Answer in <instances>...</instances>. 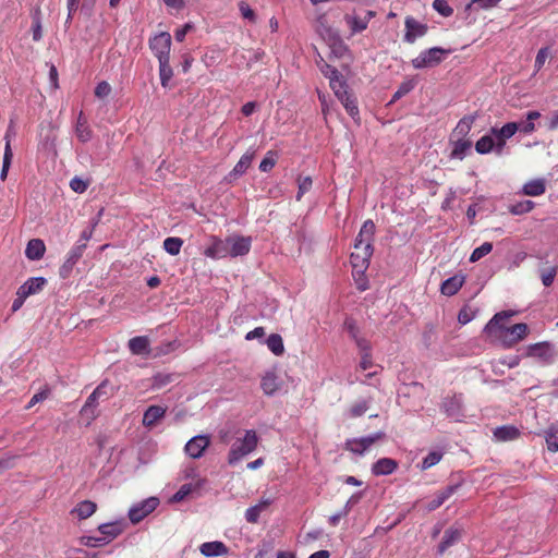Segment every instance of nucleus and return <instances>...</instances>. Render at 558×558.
Segmentation results:
<instances>
[{
    "label": "nucleus",
    "mask_w": 558,
    "mask_h": 558,
    "mask_svg": "<svg viewBox=\"0 0 558 558\" xmlns=\"http://www.w3.org/2000/svg\"><path fill=\"white\" fill-rule=\"evenodd\" d=\"M398 463L390 458L379 459L372 468L375 475H389L396 471Z\"/></svg>",
    "instance_id": "c85d7f7f"
},
{
    "label": "nucleus",
    "mask_w": 558,
    "mask_h": 558,
    "mask_svg": "<svg viewBox=\"0 0 558 558\" xmlns=\"http://www.w3.org/2000/svg\"><path fill=\"white\" fill-rule=\"evenodd\" d=\"M368 409L367 401H361L350 407L349 416L352 418L362 416Z\"/></svg>",
    "instance_id": "bf43d9fd"
},
{
    "label": "nucleus",
    "mask_w": 558,
    "mask_h": 558,
    "mask_svg": "<svg viewBox=\"0 0 558 558\" xmlns=\"http://www.w3.org/2000/svg\"><path fill=\"white\" fill-rule=\"evenodd\" d=\"M376 16V12L372 10H353L351 13L344 15V22L350 29V35L364 32L372 19Z\"/></svg>",
    "instance_id": "20e7f679"
},
{
    "label": "nucleus",
    "mask_w": 558,
    "mask_h": 558,
    "mask_svg": "<svg viewBox=\"0 0 558 558\" xmlns=\"http://www.w3.org/2000/svg\"><path fill=\"white\" fill-rule=\"evenodd\" d=\"M339 101L343 105L344 109L354 121L360 120L357 101L351 92L348 93L343 98H339Z\"/></svg>",
    "instance_id": "c9c22d12"
},
{
    "label": "nucleus",
    "mask_w": 558,
    "mask_h": 558,
    "mask_svg": "<svg viewBox=\"0 0 558 558\" xmlns=\"http://www.w3.org/2000/svg\"><path fill=\"white\" fill-rule=\"evenodd\" d=\"M228 255L233 257L245 255L250 252L251 241L248 238L238 236L227 240Z\"/></svg>",
    "instance_id": "ddd939ff"
},
{
    "label": "nucleus",
    "mask_w": 558,
    "mask_h": 558,
    "mask_svg": "<svg viewBox=\"0 0 558 558\" xmlns=\"http://www.w3.org/2000/svg\"><path fill=\"white\" fill-rule=\"evenodd\" d=\"M199 551L205 557H219L229 553V548L220 541L206 542L199 546Z\"/></svg>",
    "instance_id": "dca6fc26"
},
{
    "label": "nucleus",
    "mask_w": 558,
    "mask_h": 558,
    "mask_svg": "<svg viewBox=\"0 0 558 558\" xmlns=\"http://www.w3.org/2000/svg\"><path fill=\"white\" fill-rule=\"evenodd\" d=\"M298 184H299V191H298L296 199L300 201L301 197L312 189L313 181H312L311 177H304V178L300 177L298 179Z\"/></svg>",
    "instance_id": "4d7b16f0"
},
{
    "label": "nucleus",
    "mask_w": 558,
    "mask_h": 558,
    "mask_svg": "<svg viewBox=\"0 0 558 558\" xmlns=\"http://www.w3.org/2000/svg\"><path fill=\"white\" fill-rule=\"evenodd\" d=\"M535 203L532 201H521L508 206V210L512 215H523L533 210Z\"/></svg>",
    "instance_id": "37998d69"
},
{
    "label": "nucleus",
    "mask_w": 558,
    "mask_h": 558,
    "mask_svg": "<svg viewBox=\"0 0 558 558\" xmlns=\"http://www.w3.org/2000/svg\"><path fill=\"white\" fill-rule=\"evenodd\" d=\"M493 250V244L490 242H484L481 246L476 247L471 256H470V262L474 263V262H477L480 260L482 257L486 256L487 254H489Z\"/></svg>",
    "instance_id": "3c124183"
},
{
    "label": "nucleus",
    "mask_w": 558,
    "mask_h": 558,
    "mask_svg": "<svg viewBox=\"0 0 558 558\" xmlns=\"http://www.w3.org/2000/svg\"><path fill=\"white\" fill-rule=\"evenodd\" d=\"M545 440L548 451L558 452V427L555 425L549 426L545 430Z\"/></svg>",
    "instance_id": "79ce46f5"
},
{
    "label": "nucleus",
    "mask_w": 558,
    "mask_h": 558,
    "mask_svg": "<svg viewBox=\"0 0 558 558\" xmlns=\"http://www.w3.org/2000/svg\"><path fill=\"white\" fill-rule=\"evenodd\" d=\"M239 10L243 19L250 21L251 23L256 22V14L246 2L241 1L239 3Z\"/></svg>",
    "instance_id": "0e129e2a"
},
{
    "label": "nucleus",
    "mask_w": 558,
    "mask_h": 558,
    "mask_svg": "<svg viewBox=\"0 0 558 558\" xmlns=\"http://www.w3.org/2000/svg\"><path fill=\"white\" fill-rule=\"evenodd\" d=\"M433 7L440 15L445 17H448L453 13V9L448 4L447 0H434Z\"/></svg>",
    "instance_id": "5fc2aeb1"
},
{
    "label": "nucleus",
    "mask_w": 558,
    "mask_h": 558,
    "mask_svg": "<svg viewBox=\"0 0 558 558\" xmlns=\"http://www.w3.org/2000/svg\"><path fill=\"white\" fill-rule=\"evenodd\" d=\"M97 510L96 502L92 500H83L78 502L75 508L71 511L72 514H76L80 520H85L92 517Z\"/></svg>",
    "instance_id": "c756f323"
},
{
    "label": "nucleus",
    "mask_w": 558,
    "mask_h": 558,
    "mask_svg": "<svg viewBox=\"0 0 558 558\" xmlns=\"http://www.w3.org/2000/svg\"><path fill=\"white\" fill-rule=\"evenodd\" d=\"M182 245L183 240L177 236H170L163 241L165 251L173 256L180 253Z\"/></svg>",
    "instance_id": "49530a36"
},
{
    "label": "nucleus",
    "mask_w": 558,
    "mask_h": 558,
    "mask_svg": "<svg viewBox=\"0 0 558 558\" xmlns=\"http://www.w3.org/2000/svg\"><path fill=\"white\" fill-rule=\"evenodd\" d=\"M541 117L538 111H529L526 114V122L519 124V131L524 134H530L534 132L535 124L534 120H537Z\"/></svg>",
    "instance_id": "09e8293b"
},
{
    "label": "nucleus",
    "mask_w": 558,
    "mask_h": 558,
    "mask_svg": "<svg viewBox=\"0 0 558 558\" xmlns=\"http://www.w3.org/2000/svg\"><path fill=\"white\" fill-rule=\"evenodd\" d=\"M315 29L324 40L338 33V31L332 27L327 13H322L317 16Z\"/></svg>",
    "instance_id": "412c9836"
},
{
    "label": "nucleus",
    "mask_w": 558,
    "mask_h": 558,
    "mask_svg": "<svg viewBox=\"0 0 558 558\" xmlns=\"http://www.w3.org/2000/svg\"><path fill=\"white\" fill-rule=\"evenodd\" d=\"M255 151L247 150L236 162L232 171L229 173L230 177H240L243 175L247 169L251 167V163L254 159Z\"/></svg>",
    "instance_id": "2f4dec72"
},
{
    "label": "nucleus",
    "mask_w": 558,
    "mask_h": 558,
    "mask_svg": "<svg viewBox=\"0 0 558 558\" xmlns=\"http://www.w3.org/2000/svg\"><path fill=\"white\" fill-rule=\"evenodd\" d=\"M551 56V51L549 47H543L538 50L536 58H535V71L538 72L543 65L545 64L546 60Z\"/></svg>",
    "instance_id": "864d4df0"
},
{
    "label": "nucleus",
    "mask_w": 558,
    "mask_h": 558,
    "mask_svg": "<svg viewBox=\"0 0 558 558\" xmlns=\"http://www.w3.org/2000/svg\"><path fill=\"white\" fill-rule=\"evenodd\" d=\"M46 282H47L46 279L43 277L29 278L26 282H24L19 288L16 295H22V296H27V298L29 295H34L44 289Z\"/></svg>",
    "instance_id": "2eb2a0df"
},
{
    "label": "nucleus",
    "mask_w": 558,
    "mask_h": 558,
    "mask_svg": "<svg viewBox=\"0 0 558 558\" xmlns=\"http://www.w3.org/2000/svg\"><path fill=\"white\" fill-rule=\"evenodd\" d=\"M267 347L275 355H282L284 352L283 340L280 335L271 333L267 339Z\"/></svg>",
    "instance_id": "c03bdc74"
},
{
    "label": "nucleus",
    "mask_w": 558,
    "mask_h": 558,
    "mask_svg": "<svg viewBox=\"0 0 558 558\" xmlns=\"http://www.w3.org/2000/svg\"><path fill=\"white\" fill-rule=\"evenodd\" d=\"M258 436L254 429L245 430L243 438H238L228 454V463L230 465L235 464L242 458L253 452L258 445Z\"/></svg>",
    "instance_id": "f03ea898"
},
{
    "label": "nucleus",
    "mask_w": 558,
    "mask_h": 558,
    "mask_svg": "<svg viewBox=\"0 0 558 558\" xmlns=\"http://www.w3.org/2000/svg\"><path fill=\"white\" fill-rule=\"evenodd\" d=\"M166 414V408L161 405H150L143 415V425L153 427Z\"/></svg>",
    "instance_id": "393cba45"
},
{
    "label": "nucleus",
    "mask_w": 558,
    "mask_h": 558,
    "mask_svg": "<svg viewBox=\"0 0 558 558\" xmlns=\"http://www.w3.org/2000/svg\"><path fill=\"white\" fill-rule=\"evenodd\" d=\"M512 316V312L502 311L496 313L485 325L483 332L492 343L501 342L506 330L509 326L506 325V320Z\"/></svg>",
    "instance_id": "7ed1b4c3"
},
{
    "label": "nucleus",
    "mask_w": 558,
    "mask_h": 558,
    "mask_svg": "<svg viewBox=\"0 0 558 558\" xmlns=\"http://www.w3.org/2000/svg\"><path fill=\"white\" fill-rule=\"evenodd\" d=\"M85 247V244L76 245L68 253L66 260L60 268V276L62 278H66L70 275L73 266L82 257Z\"/></svg>",
    "instance_id": "4468645a"
},
{
    "label": "nucleus",
    "mask_w": 558,
    "mask_h": 558,
    "mask_svg": "<svg viewBox=\"0 0 558 558\" xmlns=\"http://www.w3.org/2000/svg\"><path fill=\"white\" fill-rule=\"evenodd\" d=\"M457 485H449L436 493L435 497L426 505L427 511L438 509L447 499H449L457 489Z\"/></svg>",
    "instance_id": "5701e85b"
},
{
    "label": "nucleus",
    "mask_w": 558,
    "mask_h": 558,
    "mask_svg": "<svg viewBox=\"0 0 558 558\" xmlns=\"http://www.w3.org/2000/svg\"><path fill=\"white\" fill-rule=\"evenodd\" d=\"M205 256L210 258H222L228 255V246L222 240L213 236L211 244L204 251Z\"/></svg>",
    "instance_id": "b1692460"
},
{
    "label": "nucleus",
    "mask_w": 558,
    "mask_h": 558,
    "mask_svg": "<svg viewBox=\"0 0 558 558\" xmlns=\"http://www.w3.org/2000/svg\"><path fill=\"white\" fill-rule=\"evenodd\" d=\"M270 505L269 500H263L259 504L250 507L245 511V519L250 523H256L259 519L262 511H264Z\"/></svg>",
    "instance_id": "a19ab883"
},
{
    "label": "nucleus",
    "mask_w": 558,
    "mask_h": 558,
    "mask_svg": "<svg viewBox=\"0 0 558 558\" xmlns=\"http://www.w3.org/2000/svg\"><path fill=\"white\" fill-rule=\"evenodd\" d=\"M93 392L100 401H106L113 396V387L108 380H104Z\"/></svg>",
    "instance_id": "a18cd8bd"
},
{
    "label": "nucleus",
    "mask_w": 558,
    "mask_h": 558,
    "mask_svg": "<svg viewBox=\"0 0 558 558\" xmlns=\"http://www.w3.org/2000/svg\"><path fill=\"white\" fill-rule=\"evenodd\" d=\"M159 62V77L162 87H168L169 82L173 76V71L170 65V59L158 60Z\"/></svg>",
    "instance_id": "ea45409f"
},
{
    "label": "nucleus",
    "mask_w": 558,
    "mask_h": 558,
    "mask_svg": "<svg viewBox=\"0 0 558 558\" xmlns=\"http://www.w3.org/2000/svg\"><path fill=\"white\" fill-rule=\"evenodd\" d=\"M99 399L96 397L94 392H92L87 400L85 401V404L81 409V415L86 417L88 423L94 421L97 417L96 409L99 404Z\"/></svg>",
    "instance_id": "7c9ffc66"
},
{
    "label": "nucleus",
    "mask_w": 558,
    "mask_h": 558,
    "mask_svg": "<svg viewBox=\"0 0 558 558\" xmlns=\"http://www.w3.org/2000/svg\"><path fill=\"white\" fill-rule=\"evenodd\" d=\"M209 445L210 437L208 435H197L186 442L185 452L191 458L198 459Z\"/></svg>",
    "instance_id": "9d476101"
},
{
    "label": "nucleus",
    "mask_w": 558,
    "mask_h": 558,
    "mask_svg": "<svg viewBox=\"0 0 558 558\" xmlns=\"http://www.w3.org/2000/svg\"><path fill=\"white\" fill-rule=\"evenodd\" d=\"M383 438H385V433L377 432L373 435L362 437L359 439L362 444V447L364 448V451H366L371 446H373L376 441L381 440Z\"/></svg>",
    "instance_id": "052dcab7"
},
{
    "label": "nucleus",
    "mask_w": 558,
    "mask_h": 558,
    "mask_svg": "<svg viewBox=\"0 0 558 558\" xmlns=\"http://www.w3.org/2000/svg\"><path fill=\"white\" fill-rule=\"evenodd\" d=\"M126 524L123 521L104 523L98 526L104 543L109 544L125 530Z\"/></svg>",
    "instance_id": "f8f14e48"
},
{
    "label": "nucleus",
    "mask_w": 558,
    "mask_h": 558,
    "mask_svg": "<svg viewBox=\"0 0 558 558\" xmlns=\"http://www.w3.org/2000/svg\"><path fill=\"white\" fill-rule=\"evenodd\" d=\"M46 252V246L43 240L32 239L26 246L25 255L31 260H38L43 258Z\"/></svg>",
    "instance_id": "bb28decb"
},
{
    "label": "nucleus",
    "mask_w": 558,
    "mask_h": 558,
    "mask_svg": "<svg viewBox=\"0 0 558 558\" xmlns=\"http://www.w3.org/2000/svg\"><path fill=\"white\" fill-rule=\"evenodd\" d=\"M529 326L525 323H518L506 330V333L500 342L501 347L505 349H510L514 347L520 341L524 340L529 335Z\"/></svg>",
    "instance_id": "6e6552de"
},
{
    "label": "nucleus",
    "mask_w": 558,
    "mask_h": 558,
    "mask_svg": "<svg viewBox=\"0 0 558 558\" xmlns=\"http://www.w3.org/2000/svg\"><path fill=\"white\" fill-rule=\"evenodd\" d=\"M493 149L496 150V143L493 134H486L475 143V150L478 154L485 155L490 153Z\"/></svg>",
    "instance_id": "58836bf2"
},
{
    "label": "nucleus",
    "mask_w": 558,
    "mask_h": 558,
    "mask_svg": "<svg viewBox=\"0 0 558 558\" xmlns=\"http://www.w3.org/2000/svg\"><path fill=\"white\" fill-rule=\"evenodd\" d=\"M110 93H111V86L106 81H101L100 83H98L95 88V96L100 99L108 97L110 95Z\"/></svg>",
    "instance_id": "774afa93"
},
{
    "label": "nucleus",
    "mask_w": 558,
    "mask_h": 558,
    "mask_svg": "<svg viewBox=\"0 0 558 558\" xmlns=\"http://www.w3.org/2000/svg\"><path fill=\"white\" fill-rule=\"evenodd\" d=\"M557 275V268L555 266H550L541 271V279L545 287H550L555 280Z\"/></svg>",
    "instance_id": "6e6d98bb"
},
{
    "label": "nucleus",
    "mask_w": 558,
    "mask_h": 558,
    "mask_svg": "<svg viewBox=\"0 0 558 558\" xmlns=\"http://www.w3.org/2000/svg\"><path fill=\"white\" fill-rule=\"evenodd\" d=\"M129 349L133 354L143 355L149 353V340L145 336H137L129 340Z\"/></svg>",
    "instance_id": "473e14b6"
},
{
    "label": "nucleus",
    "mask_w": 558,
    "mask_h": 558,
    "mask_svg": "<svg viewBox=\"0 0 558 558\" xmlns=\"http://www.w3.org/2000/svg\"><path fill=\"white\" fill-rule=\"evenodd\" d=\"M205 480L198 478L195 483L183 484L179 490L171 497V501L180 502L184 500L193 492L201 489L204 485Z\"/></svg>",
    "instance_id": "cd10ccee"
},
{
    "label": "nucleus",
    "mask_w": 558,
    "mask_h": 558,
    "mask_svg": "<svg viewBox=\"0 0 558 558\" xmlns=\"http://www.w3.org/2000/svg\"><path fill=\"white\" fill-rule=\"evenodd\" d=\"M442 458V453L439 451L429 452L422 461L421 469L428 470L432 466L436 465Z\"/></svg>",
    "instance_id": "603ef678"
},
{
    "label": "nucleus",
    "mask_w": 558,
    "mask_h": 558,
    "mask_svg": "<svg viewBox=\"0 0 558 558\" xmlns=\"http://www.w3.org/2000/svg\"><path fill=\"white\" fill-rule=\"evenodd\" d=\"M12 158H13V153L11 149V145H10V142L7 141L5 148H4V155H3L2 169H1V173H0V179L2 181H4L7 179Z\"/></svg>",
    "instance_id": "8fccbe9b"
},
{
    "label": "nucleus",
    "mask_w": 558,
    "mask_h": 558,
    "mask_svg": "<svg viewBox=\"0 0 558 558\" xmlns=\"http://www.w3.org/2000/svg\"><path fill=\"white\" fill-rule=\"evenodd\" d=\"M475 116H464L462 119L459 120L456 128L452 130L450 138H468V135L470 134L472 126L475 122Z\"/></svg>",
    "instance_id": "f3484780"
},
{
    "label": "nucleus",
    "mask_w": 558,
    "mask_h": 558,
    "mask_svg": "<svg viewBox=\"0 0 558 558\" xmlns=\"http://www.w3.org/2000/svg\"><path fill=\"white\" fill-rule=\"evenodd\" d=\"M260 388L267 396H272L279 389L278 377L274 372L266 373L260 381Z\"/></svg>",
    "instance_id": "f704fd0d"
},
{
    "label": "nucleus",
    "mask_w": 558,
    "mask_h": 558,
    "mask_svg": "<svg viewBox=\"0 0 558 558\" xmlns=\"http://www.w3.org/2000/svg\"><path fill=\"white\" fill-rule=\"evenodd\" d=\"M546 191V184L544 179H535L526 182L523 185L522 193L527 196H539Z\"/></svg>",
    "instance_id": "72a5a7b5"
},
{
    "label": "nucleus",
    "mask_w": 558,
    "mask_h": 558,
    "mask_svg": "<svg viewBox=\"0 0 558 558\" xmlns=\"http://www.w3.org/2000/svg\"><path fill=\"white\" fill-rule=\"evenodd\" d=\"M519 131V123L517 122H509L506 123L500 129L493 128L490 130L492 134L494 135V140L496 143V153L501 154L504 150V147L506 145V141L510 137H512L517 132Z\"/></svg>",
    "instance_id": "1a4fd4ad"
},
{
    "label": "nucleus",
    "mask_w": 558,
    "mask_h": 558,
    "mask_svg": "<svg viewBox=\"0 0 558 558\" xmlns=\"http://www.w3.org/2000/svg\"><path fill=\"white\" fill-rule=\"evenodd\" d=\"M449 141L452 146L450 158L458 160L464 159L472 147V142L469 138H450Z\"/></svg>",
    "instance_id": "a211bd4d"
},
{
    "label": "nucleus",
    "mask_w": 558,
    "mask_h": 558,
    "mask_svg": "<svg viewBox=\"0 0 558 558\" xmlns=\"http://www.w3.org/2000/svg\"><path fill=\"white\" fill-rule=\"evenodd\" d=\"M50 395V388L45 386L39 392L35 393L29 400L26 409L33 408L35 404L46 400Z\"/></svg>",
    "instance_id": "e2e57ef3"
},
{
    "label": "nucleus",
    "mask_w": 558,
    "mask_h": 558,
    "mask_svg": "<svg viewBox=\"0 0 558 558\" xmlns=\"http://www.w3.org/2000/svg\"><path fill=\"white\" fill-rule=\"evenodd\" d=\"M405 34L404 41L409 44L415 43L418 37H423L427 33V25L417 22L414 17L408 16L404 22Z\"/></svg>",
    "instance_id": "9b49d317"
},
{
    "label": "nucleus",
    "mask_w": 558,
    "mask_h": 558,
    "mask_svg": "<svg viewBox=\"0 0 558 558\" xmlns=\"http://www.w3.org/2000/svg\"><path fill=\"white\" fill-rule=\"evenodd\" d=\"M376 226L373 220L367 219L362 225V228L354 242V251L351 253L350 260L353 270L356 272H364L373 255V242Z\"/></svg>",
    "instance_id": "f257e3e1"
},
{
    "label": "nucleus",
    "mask_w": 558,
    "mask_h": 558,
    "mask_svg": "<svg viewBox=\"0 0 558 558\" xmlns=\"http://www.w3.org/2000/svg\"><path fill=\"white\" fill-rule=\"evenodd\" d=\"M149 48L158 60L170 59L171 35L161 32L149 39Z\"/></svg>",
    "instance_id": "423d86ee"
},
{
    "label": "nucleus",
    "mask_w": 558,
    "mask_h": 558,
    "mask_svg": "<svg viewBox=\"0 0 558 558\" xmlns=\"http://www.w3.org/2000/svg\"><path fill=\"white\" fill-rule=\"evenodd\" d=\"M450 50H445L439 47L426 49L412 60V65L414 69L434 68L441 63L444 54H448Z\"/></svg>",
    "instance_id": "39448f33"
},
{
    "label": "nucleus",
    "mask_w": 558,
    "mask_h": 558,
    "mask_svg": "<svg viewBox=\"0 0 558 558\" xmlns=\"http://www.w3.org/2000/svg\"><path fill=\"white\" fill-rule=\"evenodd\" d=\"M383 438H385V433L377 432L373 435L362 437L359 439L362 444V447L364 448V451H366L371 446H373L376 441L381 440Z\"/></svg>",
    "instance_id": "680f3d73"
},
{
    "label": "nucleus",
    "mask_w": 558,
    "mask_h": 558,
    "mask_svg": "<svg viewBox=\"0 0 558 558\" xmlns=\"http://www.w3.org/2000/svg\"><path fill=\"white\" fill-rule=\"evenodd\" d=\"M329 85L338 99L343 98L348 93H350L347 81L342 74L335 78H331Z\"/></svg>",
    "instance_id": "4c0bfd02"
},
{
    "label": "nucleus",
    "mask_w": 558,
    "mask_h": 558,
    "mask_svg": "<svg viewBox=\"0 0 558 558\" xmlns=\"http://www.w3.org/2000/svg\"><path fill=\"white\" fill-rule=\"evenodd\" d=\"M462 532L459 529L449 527L445 531L442 539L438 545V554L442 555L445 551L460 541Z\"/></svg>",
    "instance_id": "4be33fe9"
},
{
    "label": "nucleus",
    "mask_w": 558,
    "mask_h": 558,
    "mask_svg": "<svg viewBox=\"0 0 558 558\" xmlns=\"http://www.w3.org/2000/svg\"><path fill=\"white\" fill-rule=\"evenodd\" d=\"M159 505V499L149 497L134 505L129 510V519L133 524L140 523L148 514H150Z\"/></svg>",
    "instance_id": "0eeeda50"
},
{
    "label": "nucleus",
    "mask_w": 558,
    "mask_h": 558,
    "mask_svg": "<svg viewBox=\"0 0 558 558\" xmlns=\"http://www.w3.org/2000/svg\"><path fill=\"white\" fill-rule=\"evenodd\" d=\"M343 327L353 340L360 337V329L353 318H345Z\"/></svg>",
    "instance_id": "69168bd1"
},
{
    "label": "nucleus",
    "mask_w": 558,
    "mask_h": 558,
    "mask_svg": "<svg viewBox=\"0 0 558 558\" xmlns=\"http://www.w3.org/2000/svg\"><path fill=\"white\" fill-rule=\"evenodd\" d=\"M325 40L328 43V45L331 49V52L337 58H342L349 51L348 46L344 44V41L340 37L339 32L336 33L335 36H330L329 38H327Z\"/></svg>",
    "instance_id": "e433bc0d"
},
{
    "label": "nucleus",
    "mask_w": 558,
    "mask_h": 558,
    "mask_svg": "<svg viewBox=\"0 0 558 558\" xmlns=\"http://www.w3.org/2000/svg\"><path fill=\"white\" fill-rule=\"evenodd\" d=\"M416 85V82L414 78L407 80L400 84L397 92L393 94L391 102H395L402 98L403 96L408 95L411 90L414 89Z\"/></svg>",
    "instance_id": "de8ad7c7"
},
{
    "label": "nucleus",
    "mask_w": 558,
    "mask_h": 558,
    "mask_svg": "<svg viewBox=\"0 0 558 558\" xmlns=\"http://www.w3.org/2000/svg\"><path fill=\"white\" fill-rule=\"evenodd\" d=\"M494 437L497 441H511L520 436V430L513 425H502L494 429Z\"/></svg>",
    "instance_id": "a878e982"
},
{
    "label": "nucleus",
    "mask_w": 558,
    "mask_h": 558,
    "mask_svg": "<svg viewBox=\"0 0 558 558\" xmlns=\"http://www.w3.org/2000/svg\"><path fill=\"white\" fill-rule=\"evenodd\" d=\"M500 1L501 0H472L471 3L468 4L466 9L476 7L477 9L489 10L497 7Z\"/></svg>",
    "instance_id": "13d9d810"
},
{
    "label": "nucleus",
    "mask_w": 558,
    "mask_h": 558,
    "mask_svg": "<svg viewBox=\"0 0 558 558\" xmlns=\"http://www.w3.org/2000/svg\"><path fill=\"white\" fill-rule=\"evenodd\" d=\"M465 278L462 275H454L445 280L440 286L441 294L446 296H452L462 288Z\"/></svg>",
    "instance_id": "aec40b11"
},
{
    "label": "nucleus",
    "mask_w": 558,
    "mask_h": 558,
    "mask_svg": "<svg viewBox=\"0 0 558 558\" xmlns=\"http://www.w3.org/2000/svg\"><path fill=\"white\" fill-rule=\"evenodd\" d=\"M75 133H76V136L77 138L82 142V143H86L88 142L90 138H92V135H93V132L89 128V125H82L81 126H76L75 128Z\"/></svg>",
    "instance_id": "338daca9"
},
{
    "label": "nucleus",
    "mask_w": 558,
    "mask_h": 558,
    "mask_svg": "<svg viewBox=\"0 0 558 558\" xmlns=\"http://www.w3.org/2000/svg\"><path fill=\"white\" fill-rule=\"evenodd\" d=\"M526 356L538 357L545 362H549L551 360V351L550 344L548 342H537L530 344L526 348Z\"/></svg>",
    "instance_id": "6ab92c4d"
}]
</instances>
